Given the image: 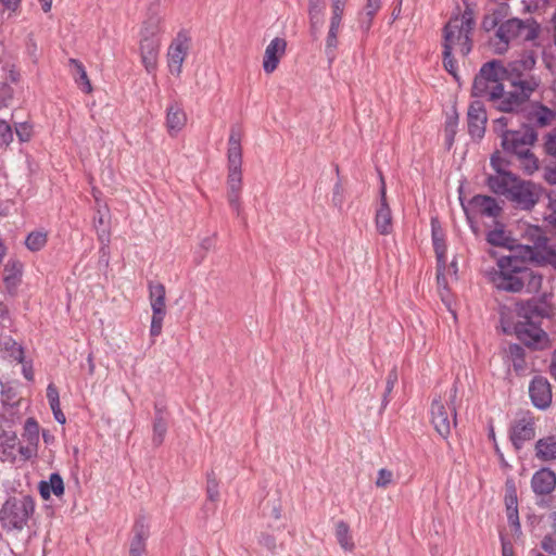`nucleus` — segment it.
<instances>
[{"mask_svg":"<svg viewBox=\"0 0 556 556\" xmlns=\"http://www.w3.org/2000/svg\"><path fill=\"white\" fill-rule=\"evenodd\" d=\"M508 72L500 60L484 63L475 76L471 96L485 98L492 106L504 113H518L540 87L541 78L535 75H518L510 80L511 90L506 91L504 80Z\"/></svg>","mask_w":556,"mask_h":556,"instance_id":"nucleus-1","label":"nucleus"},{"mask_svg":"<svg viewBox=\"0 0 556 556\" xmlns=\"http://www.w3.org/2000/svg\"><path fill=\"white\" fill-rule=\"evenodd\" d=\"M551 306L543 299H531L516 305V323H509L504 313L501 316L503 331L515 333L528 348L545 350L549 346V338L541 328V320L549 317Z\"/></svg>","mask_w":556,"mask_h":556,"instance_id":"nucleus-2","label":"nucleus"},{"mask_svg":"<svg viewBox=\"0 0 556 556\" xmlns=\"http://www.w3.org/2000/svg\"><path fill=\"white\" fill-rule=\"evenodd\" d=\"M498 269L491 274V281L497 290L519 293L541 286L542 277L525 265L517 256H503L497 262Z\"/></svg>","mask_w":556,"mask_h":556,"instance_id":"nucleus-3","label":"nucleus"},{"mask_svg":"<svg viewBox=\"0 0 556 556\" xmlns=\"http://www.w3.org/2000/svg\"><path fill=\"white\" fill-rule=\"evenodd\" d=\"M492 182V192L504 197L518 210L532 211L542 197L541 186L516 174L493 179Z\"/></svg>","mask_w":556,"mask_h":556,"instance_id":"nucleus-4","label":"nucleus"},{"mask_svg":"<svg viewBox=\"0 0 556 556\" xmlns=\"http://www.w3.org/2000/svg\"><path fill=\"white\" fill-rule=\"evenodd\" d=\"M536 140L538 131L531 125L522 124L518 129L502 134L501 147L505 153L518 159L527 175H532L539 169V160L531 151Z\"/></svg>","mask_w":556,"mask_h":556,"instance_id":"nucleus-5","label":"nucleus"},{"mask_svg":"<svg viewBox=\"0 0 556 556\" xmlns=\"http://www.w3.org/2000/svg\"><path fill=\"white\" fill-rule=\"evenodd\" d=\"M160 1L151 3L148 10V17L143 22L140 39L141 62L149 74L157 68V61L161 47V35L163 33V17L160 13Z\"/></svg>","mask_w":556,"mask_h":556,"instance_id":"nucleus-6","label":"nucleus"},{"mask_svg":"<svg viewBox=\"0 0 556 556\" xmlns=\"http://www.w3.org/2000/svg\"><path fill=\"white\" fill-rule=\"evenodd\" d=\"M36 503L31 495L20 493L9 496L0 508V526L8 533H20L35 514Z\"/></svg>","mask_w":556,"mask_h":556,"instance_id":"nucleus-7","label":"nucleus"},{"mask_svg":"<svg viewBox=\"0 0 556 556\" xmlns=\"http://www.w3.org/2000/svg\"><path fill=\"white\" fill-rule=\"evenodd\" d=\"M540 33V25L534 22H525L520 18L514 17L503 22L497 30L496 37L504 45L506 50L510 41H533L538 38Z\"/></svg>","mask_w":556,"mask_h":556,"instance_id":"nucleus-8","label":"nucleus"},{"mask_svg":"<svg viewBox=\"0 0 556 556\" xmlns=\"http://www.w3.org/2000/svg\"><path fill=\"white\" fill-rule=\"evenodd\" d=\"M191 47V37L189 31L180 29L172 40L167 49V66L170 74L179 76L182 72V64Z\"/></svg>","mask_w":556,"mask_h":556,"instance_id":"nucleus-9","label":"nucleus"},{"mask_svg":"<svg viewBox=\"0 0 556 556\" xmlns=\"http://www.w3.org/2000/svg\"><path fill=\"white\" fill-rule=\"evenodd\" d=\"M228 178L227 182H242V149L241 131L237 127H231L228 139Z\"/></svg>","mask_w":556,"mask_h":556,"instance_id":"nucleus-10","label":"nucleus"},{"mask_svg":"<svg viewBox=\"0 0 556 556\" xmlns=\"http://www.w3.org/2000/svg\"><path fill=\"white\" fill-rule=\"evenodd\" d=\"M535 437L534 417L530 412L522 413L509 428V440L516 451H520L525 443Z\"/></svg>","mask_w":556,"mask_h":556,"instance_id":"nucleus-11","label":"nucleus"},{"mask_svg":"<svg viewBox=\"0 0 556 556\" xmlns=\"http://www.w3.org/2000/svg\"><path fill=\"white\" fill-rule=\"evenodd\" d=\"M431 422L435 431L446 439L456 426V407H446L441 399H434L431 403Z\"/></svg>","mask_w":556,"mask_h":556,"instance_id":"nucleus-12","label":"nucleus"},{"mask_svg":"<svg viewBox=\"0 0 556 556\" xmlns=\"http://www.w3.org/2000/svg\"><path fill=\"white\" fill-rule=\"evenodd\" d=\"M486 122L488 115L483 102L480 100L472 101L467 111L468 132L472 139L480 140L483 138Z\"/></svg>","mask_w":556,"mask_h":556,"instance_id":"nucleus-13","label":"nucleus"},{"mask_svg":"<svg viewBox=\"0 0 556 556\" xmlns=\"http://www.w3.org/2000/svg\"><path fill=\"white\" fill-rule=\"evenodd\" d=\"M529 395L532 404L539 409H546L552 403V388L543 376H534L529 384Z\"/></svg>","mask_w":556,"mask_h":556,"instance_id":"nucleus-14","label":"nucleus"},{"mask_svg":"<svg viewBox=\"0 0 556 556\" xmlns=\"http://www.w3.org/2000/svg\"><path fill=\"white\" fill-rule=\"evenodd\" d=\"M22 437L26 444L18 447V453L23 460H29L37 455L39 443V425L35 418L25 421Z\"/></svg>","mask_w":556,"mask_h":556,"instance_id":"nucleus-15","label":"nucleus"},{"mask_svg":"<svg viewBox=\"0 0 556 556\" xmlns=\"http://www.w3.org/2000/svg\"><path fill=\"white\" fill-rule=\"evenodd\" d=\"M380 203L376 211L375 216V225L377 231L382 235L387 236L390 235L393 230V223H392V212L387 201V190H386V184L384 180L381 178V186H380Z\"/></svg>","mask_w":556,"mask_h":556,"instance_id":"nucleus-16","label":"nucleus"},{"mask_svg":"<svg viewBox=\"0 0 556 556\" xmlns=\"http://www.w3.org/2000/svg\"><path fill=\"white\" fill-rule=\"evenodd\" d=\"M17 434L11 430L0 429V462L14 464L18 453Z\"/></svg>","mask_w":556,"mask_h":556,"instance_id":"nucleus-17","label":"nucleus"},{"mask_svg":"<svg viewBox=\"0 0 556 556\" xmlns=\"http://www.w3.org/2000/svg\"><path fill=\"white\" fill-rule=\"evenodd\" d=\"M287 41L283 38L276 37L265 49L263 68L267 74H271L278 67L281 56L285 54Z\"/></svg>","mask_w":556,"mask_h":556,"instance_id":"nucleus-18","label":"nucleus"},{"mask_svg":"<svg viewBox=\"0 0 556 556\" xmlns=\"http://www.w3.org/2000/svg\"><path fill=\"white\" fill-rule=\"evenodd\" d=\"M531 488L536 495H548L556 488V473L549 468H541L531 479Z\"/></svg>","mask_w":556,"mask_h":556,"instance_id":"nucleus-19","label":"nucleus"},{"mask_svg":"<svg viewBox=\"0 0 556 556\" xmlns=\"http://www.w3.org/2000/svg\"><path fill=\"white\" fill-rule=\"evenodd\" d=\"M132 538L129 545V556H142L147 549V540L150 535L149 527L143 518L136 520L132 528Z\"/></svg>","mask_w":556,"mask_h":556,"instance_id":"nucleus-20","label":"nucleus"},{"mask_svg":"<svg viewBox=\"0 0 556 556\" xmlns=\"http://www.w3.org/2000/svg\"><path fill=\"white\" fill-rule=\"evenodd\" d=\"M469 205L482 216L497 217L502 212L497 201L490 195L477 194L470 200Z\"/></svg>","mask_w":556,"mask_h":556,"instance_id":"nucleus-21","label":"nucleus"},{"mask_svg":"<svg viewBox=\"0 0 556 556\" xmlns=\"http://www.w3.org/2000/svg\"><path fill=\"white\" fill-rule=\"evenodd\" d=\"M475 24L476 22L473 17V11L467 7L460 17L454 16L450 18V21L443 27V36L450 34L451 38L453 39L455 28L457 27L463 28L467 33H472Z\"/></svg>","mask_w":556,"mask_h":556,"instance_id":"nucleus-22","label":"nucleus"},{"mask_svg":"<svg viewBox=\"0 0 556 556\" xmlns=\"http://www.w3.org/2000/svg\"><path fill=\"white\" fill-rule=\"evenodd\" d=\"M23 264L16 258H10L3 268V282L9 293H13L21 282Z\"/></svg>","mask_w":556,"mask_h":556,"instance_id":"nucleus-23","label":"nucleus"},{"mask_svg":"<svg viewBox=\"0 0 556 556\" xmlns=\"http://www.w3.org/2000/svg\"><path fill=\"white\" fill-rule=\"evenodd\" d=\"M187 123V115L180 104L170 103L166 109V127L173 136L179 132Z\"/></svg>","mask_w":556,"mask_h":556,"instance_id":"nucleus-24","label":"nucleus"},{"mask_svg":"<svg viewBox=\"0 0 556 556\" xmlns=\"http://www.w3.org/2000/svg\"><path fill=\"white\" fill-rule=\"evenodd\" d=\"M39 494L43 500H49L51 494L61 497L64 494L63 478L59 472H52L49 480H41L38 484Z\"/></svg>","mask_w":556,"mask_h":556,"instance_id":"nucleus-25","label":"nucleus"},{"mask_svg":"<svg viewBox=\"0 0 556 556\" xmlns=\"http://www.w3.org/2000/svg\"><path fill=\"white\" fill-rule=\"evenodd\" d=\"M431 237L437 262H439L440 266H444L446 263V244L444 232L437 218L431 219Z\"/></svg>","mask_w":556,"mask_h":556,"instance_id":"nucleus-26","label":"nucleus"},{"mask_svg":"<svg viewBox=\"0 0 556 556\" xmlns=\"http://www.w3.org/2000/svg\"><path fill=\"white\" fill-rule=\"evenodd\" d=\"M381 9V0H366V4L358 13V24L362 31L367 35L371 28L376 14Z\"/></svg>","mask_w":556,"mask_h":556,"instance_id":"nucleus-27","label":"nucleus"},{"mask_svg":"<svg viewBox=\"0 0 556 556\" xmlns=\"http://www.w3.org/2000/svg\"><path fill=\"white\" fill-rule=\"evenodd\" d=\"M68 65H70L71 74H72L75 83L81 89V91H84L85 93H91L92 86L88 78V75H87L84 64L77 59H70Z\"/></svg>","mask_w":556,"mask_h":556,"instance_id":"nucleus-28","label":"nucleus"},{"mask_svg":"<svg viewBox=\"0 0 556 556\" xmlns=\"http://www.w3.org/2000/svg\"><path fill=\"white\" fill-rule=\"evenodd\" d=\"M535 457L542 462L556 459V437L548 435L535 443Z\"/></svg>","mask_w":556,"mask_h":556,"instance_id":"nucleus-29","label":"nucleus"},{"mask_svg":"<svg viewBox=\"0 0 556 556\" xmlns=\"http://www.w3.org/2000/svg\"><path fill=\"white\" fill-rule=\"evenodd\" d=\"M490 165L495 170V175H490L486 178V186L491 191L493 179H501V177H505L506 175H515L514 173L507 169L509 162L504 156H502L498 151L491 155Z\"/></svg>","mask_w":556,"mask_h":556,"instance_id":"nucleus-30","label":"nucleus"},{"mask_svg":"<svg viewBox=\"0 0 556 556\" xmlns=\"http://www.w3.org/2000/svg\"><path fill=\"white\" fill-rule=\"evenodd\" d=\"M166 290L161 282H149V300L152 311H166Z\"/></svg>","mask_w":556,"mask_h":556,"instance_id":"nucleus-31","label":"nucleus"},{"mask_svg":"<svg viewBox=\"0 0 556 556\" xmlns=\"http://www.w3.org/2000/svg\"><path fill=\"white\" fill-rule=\"evenodd\" d=\"M555 117L556 112L542 103H536L533 112L530 113V119L539 127L551 125Z\"/></svg>","mask_w":556,"mask_h":556,"instance_id":"nucleus-32","label":"nucleus"},{"mask_svg":"<svg viewBox=\"0 0 556 556\" xmlns=\"http://www.w3.org/2000/svg\"><path fill=\"white\" fill-rule=\"evenodd\" d=\"M443 66L444 68L454 77L458 78L457 76V63L455 59L453 58V40L451 38L450 34H446V36H443Z\"/></svg>","mask_w":556,"mask_h":556,"instance_id":"nucleus-33","label":"nucleus"},{"mask_svg":"<svg viewBox=\"0 0 556 556\" xmlns=\"http://www.w3.org/2000/svg\"><path fill=\"white\" fill-rule=\"evenodd\" d=\"M508 356L513 364L514 370L517 374L523 372L526 370V351L521 345L517 343L509 344Z\"/></svg>","mask_w":556,"mask_h":556,"instance_id":"nucleus-34","label":"nucleus"},{"mask_svg":"<svg viewBox=\"0 0 556 556\" xmlns=\"http://www.w3.org/2000/svg\"><path fill=\"white\" fill-rule=\"evenodd\" d=\"M336 538L339 543V545L346 552H352L355 547V544L352 540V536L350 534V526L343 521L340 520L336 525Z\"/></svg>","mask_w":556,"mask_h":556,"instance_id":"nucleus-35","label":"nucleus"},{"mask_svg":"<svg viewBox=\"0 0 556 556\" xmlns=\"http://www.w3.org/2000/svg\"><path fill=\"white\" fill-rule=\"evenodd\" d=\"M2 350L7 354V357L23 363L24 361V349L12 338H4L1 342Z\"/></svg>","mask_w":556,"mask_h":556,"instance_id":"nucleus-36","label":"nucleus"},{"mask_svg":"<svg viewBox=\"0 0 556 556\" xmlns=\"http://www.w3.org/2000/svg\"><path fill=\"white\" fill-rule=\"evenodd\" d=\"M472 33H467L463 28H455L454 36H453V47L455 45H458L460 47V53L464 56H467L472 49V39H471Z\"/></svg>","mask_w":556,"mask_h":556,"instance_id":"nucleus-37","label":"nucleus"},{"mask_svg":"<svg viewBox=\"0 0 556 556\" xmlns=\"http://www.w3.org/2000/svg\"><path fill=\"white\" fill-rule=\"evenodd\" d=\"M18 405V402H13V404L2 407L0 419L3 424L13 426L21 420L22 414L20 413Z\"/></svg>","mask_w":556,"mask_h":556,"instance_id":"nucleus-38","label":"nucleus"},{"mask_svg":"<svg viewBox=\"0 0 556 556\" xmlns=\"http://www.w3.org/2000/svg\"><path fill=\"white\" fill-rule=\"evenodd\" d=\"M167 428V418H163L162 416H159V418H154L152 442L155 446H160L164 442Z\"/></svg>","mask_w":556,"mask_h":556,"instance_id":"nucleus-39","label":"nucleus"},{"mask_svg":"<svg viewBox=\"0 0 556 556\" xmlns=\"http://www.w3.org/2000/svg\"><path fill=\"white\" fill-rule=\"evenodd\" d=\"M47 244V232L31 231L25 239V245L31 252L40 251Z\"/></svg>","mask_w":556,"mask_h":556,"instance_id":"nucleus-40","label":"nucleus"},{"mask_svg":"<svg viewBox=\"0 0 556 556\" xmlns=\"http://www.w3.org/2000/svg\"><path fill=\"white\" fill-rule=\"evenodd\" d=\"M340 27L329 25V30L326 38L325 52L328 60L332 62L336 58V50L338 48V34Z\"/></svg>","mask_w":556,"mask_h":556,"instance_id":"nucleus-41","label":"nucleus"},{"mask_svg":"<svg viewBox=\"0 0 556 556\" xmlns=\"http://www.w3.org/2000/svg\"><path fill=\"white\" fill-rule=\"evenodd\" d=\"M228 186V202L230 207L240 215L241 212V203H240V192L242 182H227Z\"/></svg>","mask_w":556,"mask_h":556,"instance_id":"nucleus-42","label":"nucleus"},{"mask_svg":"<svg viewBox=\"0 0 556 556\" xmlns=\"http://www.w3.org/2000/svg\"><path fill=\"white\" fill-rule=\"evenodd\" d=\"M325 5L321 0H308V17L313 25L323 24Z\"/></svg>","mask_w":556,"mask_h":556,"instance_id":"nucleus-43","label":"nucleus"},{"mask_svg":"<svg viewBox=\"0 0 556 556\" xmlns=\"http://www.w3.org/2000/svg\"><path fill=\"white\" fill-rule=\"evenodd\" d=\"M397 379H399V375H397V368L394 366L388 374L387 376V384H386V390H384V393L382 395V403H381V407L382 409L387 407V405L389 404L390 402V395L394 389V386L395 383L397 382Z\"/></svg>","mask_w":556,"mask_h":556,"instance_id":"nucleus-44","label":"nucleus"},{"mask_svg":"<svg viewBox=\"0 0 556 556\" xmlns=\"http://www.w3.org/2000/svg\"><path fill=\"white\" fill-rule=\"evenodd\" d=\"M206 495L212 502H216L219 498L218 480L214 471H210L206 475Z\"/></svg>","mask_w":556,"mask_h":556,"instance_id":"nucleus-45","label":"nucleus"},{"mask_svg":"<svg viewBox=\"0 0 556 556\" xmlns=\"http://www.w3.org/2000/svg\"><path fill=\"white\" fill-rule=\"evenodd\" d=\"M346 2H341L340 0H332L331 3V17L330 25L331 26H341L344 9Z\"/></svg>","mask_w":556,"mask_h":556,"instance_id":"nucleus-46","label":"nucleus"},{"mask_svg":"<svg viewBox=\"0 0 556 556\" xmlns=\"http://www.w3.org/2000/svg\"><path fill=\"white\" fill-rule=\"evenodd\" d=\"M166 315V311H152L150 334L151 337H157L162 332L163 321Z\"/></svg>","mask_w":556,"mask_h":556,"instance_id":"nucleus-47","label":"nucleus"},{"mask_svg":"<svg viewBox=\"0 0 556 556\" xmlns=\"http://www.w3.org/2000/svg\"><path fill=\"white\" fill-rule=\"evenodd\" d=\"M13 141V130L3 119H0V149L8 147Z\"/></svg>","mask_w":556,"mask_h":556,"instance_id":"nucleus-48","label":"nucleus"},{"mask_svg":"<svg viewBox=\"0 0 556 556\" xmlns=\"http://www.w3.org/2000/svg\"><path fill=\"white\" fill-rule=\"evenodd\" d=\"M543 150L545 154L556 157V129L544 136Z\"/></svg>","mask_w":556,"mask_h":556,"instance_id":"nucleus-49","label":"nucleus"},{"mask_svg":"<svg viewBox=\"0 0 556 556\" xmlns=\"http://www.w3.org/2000/svg\"><path fill=\"white\" fill-rule=\"evenodd\" d=\"M15 132L21 142H27L33 136V127L26 122L17 123L15 124Z\"/></svg>","mask_w":556,"mask_h":556,"instance_id":"nucleus-50","label":"nucleus"},{"mask_svg":"<svg viewBox=\"0 0 556 556\" xmlns=\"http://www.w3.org/2000/svg\"><path fill=\"white\" fill-rule=\"evenodd\" d=\"M13 99V89L7 83H0V110L8 108Z\"/></svg>","mask_w":556,"mask_h":556,"instance_id":"nucleus-51","label":"nucleus"},{"mask_svg":"<svg viewBox=\"0 0 556 556\" xmlns=\"http://www.w3.org/2000/svg\"><path fill=\"white\" fill-rule=\"evenodd\" d=\"M486 241L494 247H502L505 244L506 236L503 229H493L486 233Z\"/></svg>","mask_w":556,"mask_h":556,"instance_id":"nucleus-52","label":"nucleus"},{"mask_svg":"<svg viewBox=\"0 0 556 556\" xmlns=\"http://www.w3.org/2000/svg\"><path fill=\"white\" fill-rule=\"evenodd\" d=\"M393 481V472L387 468H381L378 471L377 479H376V485L378 488H387L389 484H391Z\"/></svg>","mask_w":556,"mask_h":556,"instance_id":"nucleus-53","label":"nucleus"},{"mask_svg":"<svg viewBox=\"0 0 556 556\" xmlns=\"http://www.w3.org/2000/svg\"><path fill=\"white\" fill-rule=\"evenodd\" d=\"M505 505H506V510H511L513 508H518L517 491L514 485L508 488L506 491Z\"/></svg>","mask_w":556,"mask_h":556,"instance_id":"nucleus-54","label":"nucleus"},{"mask_svg":"<svg viewBox=\"0 0 556 556\" xmlns=\"http://www.w3.org/2000/svg\"><path fill=\"white\" fill-rule=\"evenodd\" d=\"M541 547L544 552L556 555V538L551 534L545 535L541 542Z\"/></svg>","mask_w":556,"mask_h":556,"instance_id":"nucleus-55","label":"nucleus"},{"mask_svg":"<svg viewBox=\"0 0 556 556\" xmlns=\"http://www.w3.org/2000/svg\"><path fill=\"white\" fill-rule=\"evenodd\" d=\"M47 399L49 402L50 407H55L60 404V395L58 388L54 386V383H49L47 387Z\"/></svg>","mask_w":556,"mask_h":556,"instance_id":"nucleus-56","label":"nucleus"},{"mask_svg":"<svg viewBox=\"0 0 556 556\" xmlns=\"http://www.w3.org/2000/svg\"><path fill=\"white\" fill-rule=\"evenodd\" d=\"M535 54L533 51H529L527 53H525L521 58V60L519 61L520 63V66L526 70V71H530L534 67L535 65Z\"/></svg>","mask_w":556,"mask_h":556,"instance_id":"nucleus-57","label":"nucleus"},{"mask_svg":"<svg viewBox=\"0 0 556 556\" xmlns=\"http://www.w3.org/2000/svg\"><path fill=\"white\" fill-rule=\"evenodd\" d=\"M508 523L514 528L515 532L521 531V526L519 521L518 508H513L511 510H506Z\"/></svg>","mask_w":556,"mask_h":556,"instance_id":"nucleus-58","label":"nucleus"},{"mask_svg":"<svg viewBox=\"0 0 556 556\" xmlns=\"http://www.w3.org/2000/svg\"><path fill=\"white\" fill-rule=\"evenodd\" d=\"M533 244L535 248H544L547 243V238L542 233L539 227H534L532 230Z\"/></svg>","mask_w":556,"mask_h":556,"instance_id":"nucleus-59","label":"nucleus"},{"mask_svg":"<svg viewBox=\"0 0 556 556\" xmlns=\"http://www.w3.org/2000/svg\"><path fill=\"white\" fill-rule=\"evenodd\" d=\"M508 125V118L507 117H498L494 121V131L497 134V136L502 139V134L504 131H510L511 129H507Z\"/></svg>","mask_w":556,"mask_h":556,"instance_id":"nucleus-60","label":"nucleus"},{"mask_svg":"<svg viewBox=\"0 0 556 556\" xmlns=\"http://www.w3.org/2000/svg\"><path fill=\"white\" fill-rule=\"evenodd\" d=\"M332 202L338 207H341L343 204V189L340 181L333 187Z\"/></svg>","mask_w":556,"mask_h":556,"instance_id":"nucleus-61","label":"nucleus"},{"mask_svg":"<svg viewBox=\"0 0 556 556\" xmlns=\"http://www.w3.org/2000/svg\"><path fill=\"white\" fill-rule=\"evenodd\" d=\"M544 179L547 184L556 186V163L544 168Z\"/></svg>","mask_w":556,"mask_h":556,"instance_id":"nucleus-62","label":"nucleus"},{"mask_svg":"<svg viewBox=\"0 0 556 556\" xmlns=\"http://www.w3.org/2000/svg\"><path fill=\"white\" fill-rule=\"evenodd\" d=\"M1 395H2V407L5 406V405H9V404H13V402H18L20 403V400H16L15 397V393L13 392V390L11 388L9 389H3L2 392H1Z\"/></svg>","mask_w":556,"mask_h":556,"instance_id":"nucleus-63","label":"nucleus"},{"mask_svg":"<svg viewBox=\"0 0 556 556\" xmlns=\"http://www.w3.org/2000/svg\"><path fill=\"white\" fill-rule=\"evenodd\" d=\"M21 364L23 365L22 372H23L24 378L28 381H33L34 380V370H33L31 363L23 361V363H21Z\"/></svg>","mask_w":556,"mask_h":556,"instance_id":"nucleus-64","label":"nucleus"}]
</instances>
